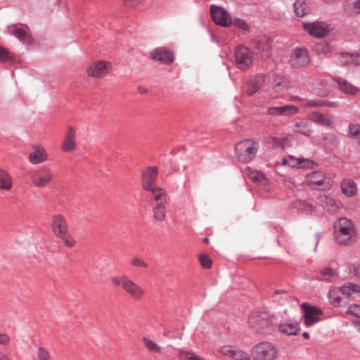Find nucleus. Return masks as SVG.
Returning a JSON list of instances; mask_svg holds the SVG:
<instances>
[{
    "label": "nucleus",
    "instance_id": "f257e3e1",
    "mask_svg": "<svg viewBox=\"0 0 360 360\" xmlns=\"http://www.w3.org/2000/svg\"><path fill=\"white\" fill-rule=\"evenodd\" d=\"M334 236L340 245H349L356 239V228L354 223L345 217L338 219L334 224Z\"/></svg>",
    "mask_w": 360,
    "mask_h": 360
},
{
    "label": "nucleus",
    "instance_id": "f03ea898",
    "mask_svg": "<svg viewBox=\"0 0 360 360\" xmlns=\"http://www.w3.org/2000/svg\"><path fill=\"white\" fill-rule=\"evenodd\" d=\"M50 226L53 235L60 239L65 247L72 248L75 245L76 240L70 233L68 221L64 215L61 214L52 215Z\"/></svg>",
    "mask_w": 360,
    "mask_h": 360
},
{
    "label": "nucleus",
    "instance_id": "7ed1b4c3",
    "mask_svg": "<svg viewBox=\"0 0 360 360\" xmlns=\"http://www.w3.org/2000/svg\"><path fill=\"white\" fill-rule=\"evenodd\" d=\"M259 148L258 142L253 139H245L236 144V156L240 162H250L256 157Z\"/></svg>",
    "mask_w": 360,
    "mask_h": 360
},
{
    "label": "nucleus",
    "instance_id": "20e7f679",
    "mask_svg": "<svg viewBox=\"0 0 360 360\" xmlns=\"http://www.w3.org/2000/svg\"><path fill=\"white\" fill-rule=\"evenodd\" d=\"M278 355V348L270 342H261L250 350V356L253 360H276Z\"/></svg>",
    "mask_w": 360,
    "mask_h": 360
},
{
    "label": "nucleus",
    "instance_id": "39448f33",
    "mask_svg": "<svg viewBox=\"0 0 360 360\" xmlns=\"http://www.w3.org/2000/svg\"><path fill=\"white\" fill-rule=\"evenodd\" d=\"M304 30L310 36L316 38H323L330 31V25L323 21L306 22L302 23Z\"/></svg>",
    "mask_w": 360,
    "mask_h": 360
},
{
    "label": "nucleus",
    "instance_id": "423d86ee",
    "mask_svg": "<svg viewBox=\"0 0 360 360\" xmlns=\"http://www.w3.org/2000/svg\"><path fill=\"white\" fill-rule=\"evenodd\" d=\"M310 57L309 51L304 47H296L291 51L289 64L294 68L304 67L309 64Z\"/></svg>",
    "mask_w": 360,
    "mask_h": 360
},
{
    "label": "nucleus",
    "instance_id": "0eeeda50",
    "mask_svg": "<svg viewBox=\"0 0 360 360\" xmlns=\"http://www.w3.org/2000/svg\"><path fill=\"white\" fill-rule=\"evenodd\" d=\"M53 180V173L48 167H41L34 171L31 175L32 185L37 188L48 186Z\"/></svg>",
    "mask_w": 360,
    "mask_h": 360
},
{
    "label": "nucleus",
    "instance_id": "6e6552de",
    "mask_svg": "<svg viewBox=\"0 0 360 360\" xmlns=\"http://www.w3.org/2000/svg\"><path fill=\"white\" fill-rule=\"evenodd\" d=\"M301 307L303 310L302 319L305 326H311L321 320L323 313L319 308L307 303H302Z\"/></svg>",
    "mask_w": 360,
    "mask_h": 360
},
{
    "label": "nucleus",
    "instance_id": "1a4fd4ad",
    "mask_svg": "<svg viewBox=\"0 0 360 360\" xmlns=\"http://www.w3.org/2000/svg\"><path fill=\"white\" fill-rule=\"evenodd\" d=\"M112 70L111 63L105 60H98L88 66L86 74L94 78H103Z\"/></svg>",
    "mask_w": 360,
    "mask_h": 360
},
{
    "label": "nucleus",
    "instance_id": "9d476101",
    "mask_svg": "<svg viewBox=\"0 0 360 360\" xmlns=\"http://www.w3.org/2000/svg\"><path fill=\"white\" fill-rule=\"evenodd\" d=\"M236 65L241 70L248 68L252 63V54L250 50L244 46H239L235 51Z\"/></svg>",
    "mask_w": 360,
    "mask_h": 360
},
{
    "label": "nucleus",
    "instance_id": "9b49d317",
    "mask_svg": "<svg viewBox=\"0 0 360 360\" xmlns=\"http://www.w3.org/2000/svg\"><path fill=\"white\" fill-rule=\"evenodd\" d=\"M210 13L214 22L221 27H229L232 24L228 12L222 7L215 5L210 6Z\"/></svg>",
    "mask_w": 360,
    "mask_h": 360
},
{
    "label": "nucleus",
    "instance_id": "f8f14e48",
    "mask_svg": "<svg viewBox=\"0 0 360 360\" xmlns=\"http://www.w3.org/2000/svg\"><path fill=\"white\" fill-rule=\"evenodd\" d=\"M122 290L132 299L136 301L141 300L146 295V291L143 287L136 283L129 276L122 288Z\"/></svg>",
    "mask_w": 360,
    "mask_h": 360
},
{
    "label": "nucleus",
    "instance_id": "ddd939ff",
    "mask_svg": "<svg viewBox=\"0 0 360 360\" xmlns=\"http://www.w3.org/2000/svg\"><path fill=\"white\" fill-rule=\"evenodd\" d=\"M219 352L232 360H251V356L240 349L231 345H224L219 348Z\"/></svg>",
    "mask_w": 360,
    "mask_h": 360
},
{
    "label": "nucleus",
    "instance_id": "4468645a",
    "mask_svg": "<svg viewBox=\"0 0 360 360\" xmlns=\"http://www.w3.org/2000/svg\"><path fill=\"white\" fill-rule=\"evenodd\" d=\"M60 148L62 151L65 153L73 152L76 150V131L73 127H68L65 139L61 143Z\"/></svg>",
    "mask_w": 360,
    "mask_h": 360
},
{
    "label": "nucleus",
    "instance_id": "2eb2a0df",
    "mask_svg": "<svg viewBox=\"0 0 360 360\" xmlns=\"http://www.w3.org/2000/svg\"><path fill=\"white\" fill-rule=\"evenodd\" d=\"M306 183L311 186H322L323 189L329 187L326 175L321 171H315L308 174L305 178Z\"/></svg>",
    "mask_w": 360,
    "mask_h": 360
},
{
    "label": "nucleus",
    "instance_id": "dca6fc26",
    "mask_svg": "<svg viewBox=\"0 0 360 360\" xmlns=\"http://www.w3.org/2000/svg\"><path fill=\"white\" fill-rule=\"evenodd\" d=\"M307 117L309 120L319 126L331 128L334 125L333 118L330 115L321 112H311Z\"/></svg>",
    "mask_w": 360,
    "mask_h": 360
},
{
    "label": "nucleus",
    "instance_id": "f3484780",
    "mask_svg": "<svg viewBox=\"0 0 360 360\" xmlns=\"http://www.w3.org/2000/svg\"><path fill=\"white\" fill-rule=\"evenodd\" d=\"M150 58L153 60L160 61L163 63H172L174 57L173 53L170 51L163 47H159L150 52Z\"/></svg>",
    "mask_w": 360,
    "mask_h": 360
},
{
    "label": "nucleus",
    "instance_id": "a211bd4d",
    "mask_svg": "<svg viewBox=\"0 0 360 360\" xmlns=\"http://www.w3.org/2000/svg\"><path fill=\"white\" fill-rule=\"evenodd\" d=\"M158 175V168L156 167H150L142 173L143 188L146 191L152 190L155 187L154 184Z\"/></svg>",
    "mask_w": 360,
    "mask_h": 360
},
{
    "label": "nucleus",
    "instance_id": "6ab92c4d",
    "mask_svg": "<svg viewBox=\"0 0 360 360\" xmlns=\"http://www.w3.org/2000/svg\"><path fill=\"white\" fill-rule=\"evenodd\" d=\"M7 32L9 34L15 36L23 43L28 44L31 42V37L27 32L26 26H19L17 25H9L7 28Z\"/></svg>",
    "mask_w": 360,
    "mask_h": 360
},
{
    "label": "nucleus",
    "instance_id": "aec40b11",
    "mask_svg": "<svg viewBox=\"0 0 360 360\" xmlns=\"http://www.w3.org/2000/svg\"><path fill=\"white\" fill-rule=\"evenodd\" d=\"M283 164L284 165H289L292 167H300V168H311L315 163L307 158H295L292 155H289L283 160Z\"/></svg>",
    "mask_w": 360,
    "mask_h": 360
},
{
    "label": "nucleus",
    "instance_id": "412c9836",
    "mask_svg": "<svg viewBox=\"0 0 360 360\" xmlns=\"http://www.w3.org/2000/svg\"><path fill=\"white\" fill-rule=\"evenodd\" d=\"M32 149L33 151L29 154L28 157L29 161L32 164H40L48 159V153L43 146L40 145L33 146Z\"/></svg>",
    "mask_w": 360,
    "mask_h": 360
},
{
    "label": "nucleus",
    "instance_id": "4be33fe9",
    "mask_svg": "<svg viewBox=\"0 0 360 360\" xmlns=\"http://www.w3.org/2000/svg\"><path fill=\"white\" fill-rule=\"evenodd\" d=\"M292 131L295 134H298L306 137L311 136L314 133L311 124L304 119L295 122L293 125Z\"/></svg>",
    "mask_w": 360,
    "mask_h": 360
},
{
    "label": "nucleus",
    "instance_id": "5701e85b",
    "mask_svg": "<svg viewBox=\"0 0 360 360\" xmlns=\"http://www.w3.org/2000/svg\"><path fill=\"white\" fill-rule=\"evenodd\" d=\"M269 321L257 313L252 314L248 318L249 326L257 331L262 330L269 326Z\"/></svg>",
    "mask_w": 360,
    "mask_h": 360
},
{
    "label": "nucleus",
    "instance_id": "b1692460",
    "mask_svg": "<svg viewBox=\"0 0 360 360\" xmlns=\"http://www.w3.org/2000/svg\"><path fill=\"white\" fill-rule=\"evenodd\" d=\"M333 79L338 84L339 89L345 94L355 96L360 92L359 88L355 86L345 79L335 77Z\"/></svg>",
    "mask_w": 360,
    "mask_h": 360
},
{
    "label": "nucleus",
    "instance_id": "393cba45",
    "mask_svg": "<svg viewBox=\"0 0 360 360\" xmlns=\"http://www.w3.org/2000/svg\"><path fill=\"white\" fill-rule=\"evenodd\" d=\"M264 83L265 76L263 75H259L251 78L248 84L246 90L247 95L249 96L254 95L264 84Z\"/></svg>",
    "mask_w": 360,
    "mask_h": 360
},
{
    "label": "nucleus",
    "instance_id": "a878e982",
    "mask_svg": "<svg viewBox=\"0 0 360 360\" xmlns=\"http://www.w3.org/2000/svg\"><path fill=\"white\" fill-rule=\"evenodd\" d=\"M339 62L344 65H360V56L357 53H341L338 56Z\"/></svg>",
    "mask_w": 360,
    "mask_h": 360
},
{
    "label": "nucleus",
    "instance_id": "bb28decb",
    "mask_svg": "<svg viewBox=\"0 0 360 360\" xmlns=\"http://www.w3.org/2000/svg\"><path fill=\"white\" fill-rule=\"evenodd\" d=\"M279 331L285 335H295L299 330L296 323L285 322L278 326Z\"/></svg>",
    "mask_w": 360,
    "mask_h": 360
},
{
    "label": "nucleus",
    "instance_id": "cd10ccee",
    "mask_svg": "<svg viewBox=\"0 0 360 360\" xmlns=\"http://www.w3.org/2000/svg\"><path fill=\"white\" fill-rule=\"evenodd\" d=\"M341 189L342 193L348 197L354 195L357 191V188L354 181L348 179H345L342 182Z\"/></svg>",
    "mask_w": 360,
    "mask_h": 360
},
{
    "label": "nucleus",
    "instance_id": "c85d7f7f",
    "mask_svg": "<svg viewBox=\"0 0 360 360\" xmlns=\"http://www.w3.org/2000/svg\"><path fill=\"white\" fill-rule=\"evenodd\" d=\"M344 10L349 15L360 13V0H346L344 3Z\"/></svg>",
    "mask_w": 360,
    "mask_h": 360
},
{
    "label": "nucleus",
    "instance_id": "c756f323",
    "mask_svg": "<svg viewBox=\"0 0 360 360\" xmlns=\"http://www.w3.org/2000/svg\"><path fill=\"white\" fill-rule=\"evenodd\" d=\"M153 217L158 221H163L166 218V205L165 204L156 203L153 207Z\"/></svg>",
    "mask_w": 360,
    "mask_h": 360
},
{
    "label": "nucleus",
    "instance_id": "7c9ffc66",
    "mask_svg": "<svg viewBox=\"0 0 360 360\" xmlns=\"http://www.w3.org/2000/svg\"><path fill=\"white\" fill-rule=\"evenodd\" d=\"M256 51L261 58L269 56V50L270 49V43L266 39L257 41L255 45Z\"/></svg>",
    "mask_w": 360,
    "mask_h": 360
},
{
    "label": "nucleus",
    "instance_id": "2f4dec72",
    "mask_svg": "<svg viewBox=\"0 0 360 360\" xmlns=\"http://www.w3.org/2000/svg\"><path fill=\"white\" fill-rule=\"evenodd\" d=\"M12 187V179L8 172L0 169V189L9 190Z\"/></svg>",
    "mask_w": 360,
    "mask_h": 360
},
{
    "label": "nucleus",
    "instance_id": "473e14b6",
    "mask_svg": "<svg viewBox=\"0 0 360 360\" xmlns=\"http://www.w3.org/2000/svg\"><path fill=\"white\" fill-rule=\"evenodd\" d=\"M290 87V82L284 78H276L274 81V90L276 92H285Z\"/></svg>",
    "mask_w": 360,
    "mask_h": 360
},
{
    "label": "nucleus",
    "instance_id": "72a5a7b5",
    "mask_svg": "<svg viewBox=\"0 0 360 360\" xmlns=\"http://www.w3.org/2000/svg\"><path fill=\"white\" fill-rule=\"evenodd\" d=\"M148 191H150L154 198V200L156 201V203H161L166 204V192L164 189L159 188V187H153L152 190H147Z\"/></svg>",
    "mask_w": 360,
    "mask_h": 360
},
{
    "label": "nucleus",
    "instance_id": "f704fd0d",
    "mask_svg": "<svg viewBox=\"0 0 360 360\" xmlns=\"http://www.w3.org/2000/svg\"><path fill=\"white\" fill-rule=\"evenodd\" d=\"M321 200L323 202V207L330 212H336L338 210V205L335 201L326 195L320 197Z\"/></svg>",
    "mask_w": 360,
    "mask_h": 360
},
{
    "label": "nucleus",
    "instance_id": "c9c22d12",
    "mask_svg": "<svg viewBox=\"0 0 360 360\" xmlns=\"http://www.w3.org/2000/svg\"><path fill=\"white\" fill-rule=\"evenodd\" d=\"M142 341L145 348L148 352L152 353H160L161 352V347L153 340L144 337Z\"/></svg>",
    "mask_w": 360,
    "mask_h": 360
},
{
    "label": "nucleus",
    "instance_id": "e433bc0d",
    "mask_svg": "<svg viewBox=\"0 0 360 360\" xmlns=\"http://www.w3.org/2000/svg\"><path fill=\"white\" fill-rule=\"evenodd\" d=\"M179 360H205V359L195 354L192 352L179 349L178 351Z\"/></svg>",
    "mask_w": 360,
    "mask_h": 360
},
{
    "label": "nucleus",
    "instance_id": "4c0bfd02",
    "mask_svg": "<svg viewBox=\"0 0 360 360\" xmlns=\"http://www.w3.org/2000/svg\"><path fill=\"white\" fill-rule=\"evenodd\" d=\"M339 290L346 295H352L360 292L359 286L352 283L345 284L339 288Z\"/></svg>",
    "mask_w": 360,
    "mask_h": 360
},
{
    "label": "nucleus",
    "instance_id": "58836bf2",
    "mask_svg": "<svg viewBox=\"0 0 360 360\" xmlns=\"http://www.w3.org/2000/svg\"><path fill=\"white\" fill-rule=\"evenodd\" d=\"M307 4L304 0H296L294 4V11L299 17H302L307 12Z\"/></svg>",
    "mask_w": 360,
    "mask_h": 360
},
{
    "label": "nucleus",
    "instance_id": "ea45409f",
    "mask_svg": "<svg viewBox=\"0 0 360 360\" xmlns=\"http://www.w3.org/2000/svg\"><path fill=\"white\" fill-rule=\"evenodd\" d=\"M246 174L255 182L262 183L264 181H266L265 176L262 173L252 170L250 168H247Z\"/></svg>",
    "mask_w": 360,
    "mask_h": 360
},
{
    "label": "nucleus",
    "instance_id": "a19ab883",
    "mask_svg": "<svg viewBox=\"0 0 360 360\" xmlns=\"http://www.w3.org/2000/svg\"><path fill=\"white\" fill-rule=\"evenodd\" d=\"M349 136L356 140L360 144V126L358 124H349L348 127Z\"/></svg>",
    "mask_w": 360,
    "mask_h": 360
},
{
    "label": "nucleus",
    "instance_id": "79ce46f5",
    "mask_svg": "<svg viewBox=\"0 0 360 360\" xmlns=\"http://www.w3.org/2000/svg\"><path fill=\"white\" fill-rule=\"evenodd\" d=\"M128 276L127 275H121V276H112L110 278L111 283L115 287H121L123 288L125 284L126 281L127 280Z\"/></svg>",
    "mask_w": 360,
    "mask_h": 360
},
{
    "label": "nucleus",
    "instance_id": "37998d69",
    "mask_svg": "<svg viewBox=\"0 0 360 360\" xmlns=\"http://www.w3.org/2000/svg\"><path fill=\"white\" fill-rule=\"evenodd\" d=\"M300 109L296 105H288L282 106V116H290L298 113Z\"/></svg>",
    "mask_w": 360,
    "mask_h": 360
},
{
    "label": "nucleus",
    "instance_id": "c03bdc74",
    "mask_svg": "<svg viewBox=\"0 0 360 360\" xmlns=\"http://www.w3.org/2000/svg\"><path fill=\"white\" fill-rule=\"evenodd\" d=\"M129 263L134 267H139L143 269H146L148 267V264L137 256L133 257L130 259Z\"/></svg>",
    "mask_w": 360,
    "mask_h": 360
},
{
    "label": "nucleus",
    "instance_id": "a18cd8bd",
    "mask_svg": "<svg viewBox=\"0 0 360 360\" xmlns=\"http://www.w3.org/2000/svg\"><path fill=\"white\" fill-rule=\"evenodd\" d=\"M199 262L205 269H210L212 265V260L207 254L205 253H202L199 255Z\"/></svg>",
    "mask_w": 360,
    "mask_h": 360
},
{
    "label": "nucleus",
    "instance_id": "49530a36",
    "mask_svg": "<svg viewBox=\"0 0 360 360\" xmlns=\"http://www.w3.org/2000/svg\"><path fill=\"white\" fill-rule=\"evenodd\" d=\"M296 207L299 210L307 214H310L314 211V207L311 205L303 201L298 202Z\"/></svg>",
    "mask_w": 360,
    "mask_h": 360
},
{
    "label": "nucleus",
    "instance_id": "de8ad7c7",
    "mask_svg": "<svg viewBox=\"0 0 360 360\" xmlns=\"http://www.w3.org/2000/svg\"><path fill=\"white\" fill-rule=\"evenodd\" d=\"M37 355L38 360H51L50 352L45 347H39L37 349Z\"/></svg>",
    "mask_w": 360,
    "mask_h": 360
},
{
    "label": "nucleus",
    "instance_id": "09e8293b",
    "mask_svg": "<svg viewBox=\"0 0 360 360\" xmlns=\"http://www.w3.org/2000/svg\"><path fill=\"white\" fill-rule=\"evenodd\" d=\"M13 60H14L13 53L8 51L6 49L0 46V61L5 62Z\"/></svg>",
    "mask_w": 360,
    "mask_h": 360
},
{
    "label": "nucleus",
    "instance_id": "8fccbe9b",
    "mask_svg": "<svg viewBox=\"0 0 360 360\" xmlns=\"http://www.w3.org/2000/svg\"><path fill=\"white\" fill-rule=\"evenodd\" d=\"M346 313L360 318V306L358 304H352L348 307Z\"/></svg>",
    "mask_w": 360,
    "mask_h": 360
},
{
    "label": "nucleus",
    "instance_id": "3c124183",
    "mask_svg": "<svg viewBox=\"0 0 360 360\" xmlns=\"http://www.w3.org/2000/svg\"><path fill=\"white\" fill-rule=\"evenodd\" d=\"M335 294H336V288L330 289L328 293V296L333 304H339L341 300V297L338 295L336 296Z\"/></svg>",
    "mask_w": 360,
    "mask_h": 360
},
{
    "label": "nucleus",
    "instance_id": "603ef678",
    "mask_svg": "<svg viewBox=\"0 0 360 360\" xmlns=\"http://www.w3.org/2000/svg\"><path fill=\"white\" fill-rule=\"evenodd\" d=\"M233 25L239 28V29H241L243 30H249V25L247 23L246 21L242 20V19H236L233 22Z\"/></svg>",
    "mask_w": 360,
    "mask_h": 360
},
{
    "label": "nucleus",
    "instance_id": "864d4df0",
    "mask_svg": "<svg viewBox=\"0 0 360 360\" xmlns=\"http://www.w3.org/2000/svg\"><path fill=\"white\" fill-rule=\"evenodd\" d=\"M316 51L318 53H326L330 52V46L325 42H321L317 44L315 47Z\"/></svg>",
    "mask_w": 360,
    "mask_h": 360
},
{
    "label": "nucleus",
    "instance_id": "5fc2aeb1",
    "mask_svg": "<svg viewBox=\"0 0 360 360\" xmlns=\"http://www.w3.org/2000/svg\"><path fill=\"white\" fill-rule=\"evenodd\" d=\"M267 114L273 116H282V106L269 108Z\"/></svg>",
    "mask_w": 360,
    "mask_h": 360
},
{
    "label": "nucleus",
    "instance_id": "6e6d98bb",
    "mask_svg": "<svg viewBox=\"0 0 360 360\" xmlns=\"http://www.w3.org/2000/svg\"><path fill=\"white\" fill-rule=\"evenodd\" d=\"M323 101L315 100H307L304 104L306 107H322Z\"/></svg>",
    "mask_w": 360,
    "mask_h": 360
},
{
    "label": "nucleus",
    "instance_id": "4d7b16f0",
    "mask_svg": "<svg viewBox=\"0 0 360 360\" xmlns=\"http://www.w3.org/2000/svg\"><path fill=\"white\" fill-rule=\"evenodd\" d=\"M321 274L323 276H326L325 279L327 280L328 277H333L336 275V273L331 269L330 268H326L322 271Z\"/></svg>",
    "mask_w": 360,
    "mask_h": 360
},
{
    "label": "nucleus",
    "instance_id": "13d9d810",
    "mask_svg": "<svg viewBox=\"0 0 360 360\" xmlns=\"http://www.w3.org/2000/svg\"><path fill=\"white\" fill-rule=\"evenodd\" d=\"M141 0H123V4L127 7H134L140 4Z\"/></svg>",
    "mask_w": 360,
    "mask_h": 360
},
{
    "label": "nucleus",
    "instance_id": "bf43d9fd",
    "mask_svg": "<svg viewBox=\"0 0 360 360\" xmlns=\"http://www.w3.org/2000/svg\"><path fill=\"white\" fill-rule=\"evenodd\" d=\"M10 342V338L5 333H0V345H7Z\"/></svg>",
    "mask_w": 360,
    "mask_h": 360
},
{
    "label": "nucleus",
    "instance_id": "052dcab7",
    "mask_svg": "<svg viewBox=\"0 0 360 360\" xmlns=\"http://www.w3.org/2000/svg\"><path fill=\"white\" fill-rule=\"evenodd\" d=\"M339 106V103L335 101H323L322 107H328L330 108H336Z\"/></svg>",
    "mask_w": 360,
    "mask_h": 360
},
{
    "label": "nucleus",
    "instance_id": "680f3d73",
    "mask_svg": "<svg viewBox=\"0 0 360 360\" xmlns=\"http://www.w3.org/2000/svg\"><path fill=\"white\" fill-rule=\"evenodd\" d=\"M137 91L140 94H145L147 93V89L143 87V86H139L137 87Z\"/></svg>",
    "mask_w": 360,
    "mask_h": 360
},
{
    "label": "nucleus",
    "instance_id": "e2e57ef3",
    "mask_svg": "<svg viewBox=\"0 0 360 360\" xmlns=\"http://www.w3.org/2000/svg\"><path fill=\"white\" fill-rule=\"evenodd\" d=\"M0 360H9L7 356L2 352H0Z\"/></svg>",
    "mask_w": 360,
    "mask_h": 360
},
{
    "label": "nucleus",
    "instance_id": "0e129e2a",
    "mask_svg": "<svg viewBox=\"0 0 360 360\" xmlns=\"http://www.w3.org/2000/svg\"><path fill=\"white\" fill-rule=\"evenodd\" d=\"M319 96H323V97H324V96H328V95H329V92H328V91L326 92H326H324V93H319Z\"/></svg>",
    "mask_w": 360,
    "mask_h": 360
},
{
    "label": "nucleus",
    "instance_id": "69168bd1",
    "mask_svg": "<svg viewBox=\"0 0 360 360\" xmlns=\"http://www.w3.org/2000/svg\"><path fill=\"white\" fill-rule=\"evenodd\" d=\"M303 337H304L305 339L308 340V339H309V334L308 333H306V332H305V333H303Z\"/></svg>",
    "mask_w": 360,
    "mask_h": 360
},
{
    "label": "nucleus",
    "instance_id": "338daca9",
    "mask_svg": "<svg viewBox=\"0 0 360 360\" xmlns=\"http://www.w3.org/2000/svg\"><path fill=\"white\" fill-rule=\"evenodd\" d=\"M209 240H209V238H208L207 237H205V238H203V241H204L205 243H209Z\"/></svg>",
    "mask_w": 360,
    "mask_h": 360
},
{
    "label": "nucleus",
    "instance_id": "774afa93",
    "mask_svg": "<svg viewBox=\"0 0 360 360\" xmlns=\"http://www.w3.org/2000/svg\"><path fill=\"white\" fill-rule=\"evenodd\" d=\"M279 292H284V291H283V290H276V291L274 292V293H275V294H276V293H279Z\"/></svg>",
    "mask_w": 360,
    "mask_h": 360
}]
</instances>
